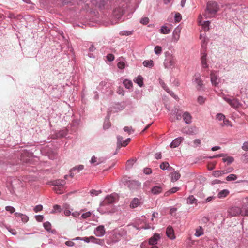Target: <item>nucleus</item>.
I'll return each mask as SVG.
<instances>
[{
    "mask_svg": "<svg viewBox=\"0 0 248 248\" xmlns=\"http://www.w3.org/2000/svg\"><path fill=\"white\" fill-rule=\"evenodd\" d=\"M91 4L100 10H111L114 17L120 19L127 7V0H91Z\"/></svg>",
    "mask_w": 248,
    "mask_h": 248,
    "instance_id": "nucleus-1",
    "label": "nucleus"
},
{
    "mask_svg": "<svg viewBox=\"0 0 248 248\" xmlns=\"http://www.w3.org/2000/svg\"><path fill=\"white\" fill-rule=\"evenodd\" d=\"M219 6L215 1H209L207 3L206 13L204 15L206 18L214 16L218 12Z\"/></svg>",
    "mask_w": 248,
    "mask_h": 248,
    "instance_id": "nucleus-2",
    "label": "nucleus"
},
{
    "mask_svg": "<svg viewBox=\"0 0 248 248\" xmlns=\"http://www.w3.org/2000/svg\"><path fill=\"white\" fill-rule=\"evenodd\" d=\"M118 194L115 193H113L109 195H107L104 200L100 202V206H105L113 204L118 200Z\"/></svg>",
    "mask_w": 248,
    "mask_h": 248,
    "instance_id": "nucleus-3",
    "label": "nucleus"
},
{
    "mask_svg": "<svg viewBox=\"0 0 248 248\" xmlns=\"http://www.w3.org/2000/svg\"><path fill=\"white\" fill-rule=\"evenodd\" d=\"M166 58L164 62V65L166 68H170L174 66L176 62L175 57L169 52L165 53Z\"/></svg>",
    "mask_w": 248,
    "mask_h": 248,
    "instance_id": "nucleus-4",
    "label": "nucleus"
},
{
    "mask_svg": "<svg viewBox=\"0 0 248 248\" xmlns=\"http://www.w3.org/2000/svg\"><path fill=\"white\" fill-rule=\"evenodd\" d=\"M123 183L127 185L129 189L132 191L137 190L141 186V183L136 180L124 179Z\"/></svg>",
    "mask_w": 248,
    "mask_h": 248,
    "instance_id": "nucleus-5",
    "label": "nucleus"
},
{
    "mask_svg": "<svg viewBox=\"0 0 248 248\" xmlns=\"http://www.w3.org/2000/svg\"><path fill=\"white\" fill-rule=\"evenodd\" d=\"M202 52H201V60L202 67L203 68H208V64L207 63V54L206 52V46L204 45H202Z\"/></svg>",
    "mask_w": 248,
    "mask_h": 248,
    "instance_id": "nucleus-6",
    "label": "nucleus"
},
{
    "mask_svg": "<svg viewBox=\"0 0 248 248\" xmlns=\"http://www.w3.org/2000/svg\"><path fill=\"white\" fill-rule=\"evenodd\" d=\"M240 214L244 216L243 208H240L238 207H232L230 208L228 211V216L230 217H235Z\"/></svg>",
    "mask_w": 248,
    "mask_h": 248,
    "instance_id": "nucleus-7",
    "label": "nucleus"
},
{
    "mask_svg": "<svg viewBox=\"0 0 248 248\" xmlns=\"http://www.w3.org/2000/svg\"><path fill=\"white\" fill-rule=\"evenodd\" d=\"M105 230L104 226L100 225L97 227L94 230V234L97 237H102L104 235Z\"/></svg>",
    "mask_w": 248,
    "mask_h": 248,
    "instance_id": "nucleus-8",
    "label": "nucleus"
},
{
    "mask_svg": "<svg viewBox=\"0 0 248 248\" xmlns=\"http://www.w3.org/2000/svg\"><path fill=\"white\" fill-rule=\"evenodd\" d=\"M184 140V138L182 137H179L175 138L170 144V147L171 148H176L179 146L182 141Z\"/></svg>",
    "mask_w": 248,
    "mask_h": 248,
    "instance_id": "nucleus-9",
    "label": "nucleus"
},
{
    "mask_svg": "<svg viewBox=\"0 0 248 248\" xmlns=\"http://www.w3.org/2000/svg\"><path fill=\"white\" fill-rule=\"evenodd\" d=\"M161 237L159 234L155 233L152 237L149 239V243L150 245H155L157 243L158 240L160 239Z\"/></svg>",
    "mask_w": 248,
    "mask_h": 248,
    "instance_id": "nucleus-10",
    "label": "nucleus"
},
{
    "mask_svg": "<svg viewBox=\"0 0 248 248\" xmlns=\"http://www.w3.org/2000/svg\"><path fill=\"white\" fill-rule=\"evenodd\" d=\"M211 81L213 85L217 86L219 82L217 75L215 72H212L210 74Z\"/></svg>",
    "mask_w": 248,
    "mask_h": 248,
    "instance_id": "nucleus-11",
    "label": "nucleus"
},
{
    "mask_svg": "<svg viewBox=\"0 0 248 248\" xmlns=\"http://www.w3.org/2000/svg\"><path fill=\"white\" fill-rule=\"evenodd\" d=\"M166 234L168 237L170 239H174L175 236L174 234V230L172 227L169 226L166 229Z\"/></svg>",
    "mask_w": 248,
    "mask_h": 248,
    "instance_id": "nucleus-12",
    "label": "nucleus"
},
{
    "mask_svg": "<svg viewBox=\"0 0 248 248\" xmlns=\"http://www.w3.org/2000/svg\"><path fill=\"white\" fill-rule=\"evenodd\" d=\"M196 127L191 126L187 128H184L182 130V133L188 135H195L196 134Z\"/></svg>",
    "mask_w": 248,
    "mask_h": 248,
    "instance_id": "nucleus-13",
    "label": "nucleus"
},
{
    "mask_svg": "<svg viewBox=\"0 0 248 248\" xmlns=\"http://www.w3.org/2000/svg\"><path fill=\"white\" fill-rule=\"evenodd\" d=\"M65 184L66 182L65 180L62 179L55 180L51 182V184L52 185L60 187H63Z\"/></svg>",
    "mask_w": 248,
    "mask_h": 248,
    "instance_id": "nucleus-14",
    "label": "nucleus"
},
{
    "mask_svg": "<svg viewBox=\"0 0 248 248\" xmlns=\"http://www.w3.org/2000/svg\"><path fill=\"white\" fill-rule=\"evenodd\" d=\"M242 208L243 211V215L248 217V197L245 199V202L242 204Z\"/></svg>",
    "mask_w": 248,
    "mask_h": 248,
    "instance_id": "nucleus-15",
    "label": "nucleus"
},
{
    "mask_svg": "<svg viewBox=\"0 0 248 248\" xmlns=\"http://www.w3.org/2000/svg\"><path fill=\"white\" fill-rule=\"evenodd\" d=\"M182 117L184 122L186 124H189L191 123L192 117L189 112L186 111L184 113H183Z\"/></svg>",
    "mask_w": 248,
    "mask_h": 248,
    "instance_id": "nucleus-16",
    "label": "nucleus"
},
{
    "mask_svg": "<svg viewBox=\"0 0 248 248\" xmlns=\"http://www.w3.org/2000/svg\"><path fill=\"white\" fill-rule=\"evenodd\" d=\"M181 31V29L179 28V26H177L173 32V39L175 41L177 42L180 37V33Z\"/></svg>",
    "mask_w": 248,
    "mask_h": 248,
    "instance_id": "nucleus-17",
    "label": "nucleus"
},
{
    "mask_svg": "<svg viewBox=\"0 0 248 248\" xmlns=\"http://www.w3.org/2000/svg\"><path fill=\"white\" fill-rule=\"evenodd\" d=\"M163 188L160 186H155L151 189V192L154 195H157L162 192Z\"/></svg>",
    "mask_w": 248,
    "mask_h": 248,
    "instance_id": "nucleus-18",
    "label": "nucleus"
},
{
    "mask_svg": "<svg viewBox=\"0 0 248 248\" xmlns=\"http://www.w3.org/2000/svg\"><path fill=\"white\" fill-rule=\"evenodd\" d=\"M195 82L197 84V88L198 90H201L203 86V81L202 80L200 75L198 74L195 78Z\"/></svg>",
    "mask_w": 248,
    "mask_h": 248,
    "instance_id": "nucleus-19",
    "label": "nucleus"
},
{
    "mask_svg": "<svg viewBox=\"0 0 248 248\" xmlns=\"http://www.w3.org/2000/svg\"><path fill=\"white\" fill-rule=\"evenodd\" d=\"M182 113L183 111L178 108H175L173 110V114L176 116V118L177 120L181 119Z\"/></svg>",
    "mask_w": 248,
    "mask_h": 248,
    "instance_id": "nucleus-20",
    "label": "nucleus"
},
{
    "mask_svg": "<svg viewBox=\"0 0 248 248\" xmlns=\"http://www.w3.org/2000/svg\"><path fill=\"white\" fill-rule=\"evenodd\" d=\"M134 81L140 87L144 86L143 78L140 75H139L135 79H134Z\"/></svg>",
    "mask_w": 248,
    "mask_h": 248,
    "instance_id": "nucleus-21",
    "label": "nucleus"
},
{
    "mask_svg": "<svg viewBox=\"0 0 248 248\" xmlns=\"http://www.w3.org/2000/svg\"><path fill=\"white\" fill-rule=\"evenodd\" d=\"M109 115H108L105 118L103 124V129L105 130L108 129L111 126V124L109 122Z\"/></svg>",
    "mask_w": 248,
    "mask_h": 248,
    "instance_id": "nucleus-22",
    "label": "nucleus"
},
{
    "mask_svg": "<svg viewBox=\"0 0 248 248\" xmlns=\"http://www.w3.org/2000/svg\"><path fill=\"white\" fill-rule=\"evenodd\" d=\"M225 174H226V172L224 170H215L212 172V175L215 177H219Z\"/></svg>",
    "mask_w": 248,
    "mask_h": 248,
    "instance_id": "nucleus-23",
    "label": "nucleus"
},
{
    "mask_svg": "<svg viewBox=\"0 0 248 248\" xmlns=\"http://www.w3.org/2000/svg\"><path fill=\"white\" fill-rule=\"evenodd\" d=\"M229 193V191L227 189H224L220 191L217 195L219 198H223L226 197Z\"/></svg>",
    "mask_w": 248,
    "mask_h": 248,
    "instance_id": "nucleus-24",
    "label": "nucleus"
},
{
    "mask_svg": "<svg viewBox=\"0 0 248 248\" xmlns=\"http://www.w3.org/2000/svg\"><path fill=\"white\" fill-rule=\"evenodd\" d=\"M180 176L181 175L178 172L175 171L173 173H171V181L172 182H175L180 178Z\"/></svg>",
    "mask_w": 248,
    "mask_h": 248,
    "instance_id": "nucleus-25",
    "label": "nucleus"
},
{
    "mask_svg": "<svg viewBox=\"0 0 248 248\" xmlns=\"http://www.w3.org/2000/svg\"><path fill=\"white\" fill-rule=\"evenodd\" d=\"M140 200L138 198H134L130 203V207L132 208H135L139 205Z\"/></svg>",
    "mask_w": 248,
    "mask_h": 248,
    "instance_id": "nucleus-26",
    "label": "nucleus"
},
{
    "mask_svg": "<svg viewBox=\"0 0 248 248\" xmlns=\"http://www.w3.org/2000/svg\"><path fill=\"white\" fill-rule=\"evenodd\" d=\"M170 31V29L165 25L162 26L160 29V32L164 34H169Z\"/></svg>",
    "mask_w": 248,
    "mask_h": 248,
    "instance_id": "nucleus-27",
    "label": "nucleus"
},
{
    "mask_svg": "<svg viewBox=\"0 0 248 248\" xmlns=\"http://www.w3.org/2000/svg\"><path fill=\"white\" fill-rule=\"evenodd\" d=\"M143 65L145 67L152 68L154 66V62L151 60H145L143 62Z\"/></svg>",
    "mask_w": 248,
    "mask_h": 248,
    "instance_id": "nucleus-28",
    "label": "nucleus"
},
{
    "mask_svg": "<svg viewBox=\"0 0 248 248\" xmlns=\"http://www.w3.org/2000/svg\"><path fill=\"white\" fill-rule=\"evenodd\" d=\"M117 148L118 149H120L123 144V138L121 136H117Z\"/></svg>",
    "mask_w": 248,
    "mask_h": 248,
    "instance_id": "nucleus-29",
    "label": "nucleus"
},
{
    "mask_svg": "<svg viewBox=\"0 0 248 248\" xmlns=\"http://www.w3.org/2000/svg\"><path fill=\"white\" fill-rule=\"evenodd\" d=\"M197 200L193 195H190L187 199V203L189 204H192L197 202Z\"/></svg>",
    "mask_w": 248,
    "mask_h": 248,
    "instance_id": "nucleus-30",
    "label": "nucleus"
},
{
    "mask_svg": "<svg viewBox=\"0 0 248 248\" xmlns=\"http://www.w3.org/2000/svg\"><path fill=\"white\" fill-rule=\"evenodd\" d=\"M122 235L119 233H115L112 236V241L114 243H116L120 240Z\"/></svg>",
    "mask_w": 248,
    "mask_h": 248,
    "instance_id": "nucleus-31",
    "label": "nucleus"
},
{
    "mask_svg": "<svg viewBox=\"0 0 248 248\" xmlns=\"http://www.w3.org/2000/svg\"><path fill=\"white\" fill-rule=\"evenodd\" d=\"M203 230L201 226H199L196 230L195 233V235L196 237H200L203 234Z\"/></svg>",
    "mask_w": 248,
    "mask_h": 248,
    "instance_id": "nucleus-32",
    "label": "nucleus"
},
{
    "mask_svg": "<svg viewBox=\"0 0 248 248\" xmlns=\"http://www.w3.org/2000/svg\"><path fill=\"white\" fill-rule=\"evenodd\" d=\"M123 84L125 87L128 89H130L132 87V82L131 80L125 79L123 81Z\"/></svg>",
    "mask_w": 248,
    "mask_h": 248,
    "instance_id": "nucleus-33",
    "label": "nucleus"
},
{
    "mask_svg": "<svg viewBox=\"0 0 248 248\" xmlns=\"http://www.w3.org/2000/svg\"><path fill=\"white\" fill-rule=\"evenodd\" d=\"M62 211V209L61 207L57 204L54 205L53 206V209L51 212V213H55L56 212L60 213Z\"/></svg>",
    "mask_w": 248,
    "mask_h": 248,
    "instance_id": "nucleus-34",
    "label": "nucleus"
},
{
    "mask_svg": "<svg viewBox=\"0 0 248 248\" xmlns=\"http://www.w3.org/2000/svg\"><path fill=\"white\" fill-rule=\"evenodd\" d=\"M223 162H227V164H230L234 161V158L232 156H228L226 158H223L222 159Z\"/></svg>",
    "mask_w": 248,
    "mask_h": 248,
    "instance_id": "nucleus-35",
    "label": "nucleus"
},
{
    "mask_svg": "<svg viewBox=\"0 0 248 248\" xmlns=\"http://www.w3.org/2000/svg\"><path fill=\"white\" fill-rule=\"evenodd\" d=\"M237 176L236 175L234 174H231L226 177V180L228 181H232L236 180Z\"/></svg>",
    "mask_w": 248,
    "mask_h": 248,
    "instance_id": "nucleus-36",
    "label": "nucleus"
},
{
    "mask_svg": "<svg viewBox=\"0 0 248 248\" xmlns=\"http://www.w3.org/2000/svg\"><path fill=\"white\" fill-rule=\"evenodd\" d=\"M84 166L83 165H79L78 166H75L72 168V170L77 171V172H79L80 170L84 169Z\"/></svg>",
    "mask_w": 248,
    "mask_h": 248,
    "instance_id": "nucleus-37",
    "label": "nucleus"
},
{
    "mask_svg": "<svg viewBox=\"0 0 248 248\" xmlns=\"http://www.w3.org/2000/svg\"><path fill=\"white\" fill-rule=\"evenodd\" d=\"M43 226L47 232L50 231L51 229V224L48 221H46L43 223Z\"/></svg>",
    "mask_w": 248,
    "mask_h": 248,
    "instance_id": "nucleus-38",
    "label": "nucleus"
},
{
    "mask_svg": "<svg viewBox=\"0 0 248 248\" xmlns=\"http://www.w3.org/2000/svg\"><path fill=\"white\" fill-rule=\"evenodd\" d=\"M154 52L155 54L160 55L162 53V48L160 46H156L155 47Z\"/></svg>",
    "mask_w": 248,
    "mask_h": 248,
    "instance_id": "nucleus-39",
    "label": "nucleus"
},
{
    "mask_svg": "<svg viewBox=\"0 0 248 248\" xmlns=\"http://www.w3.org/2000/svg\"><path fill=\"white\" fill-rule=\"evenodd\" d=\"M123 129L125 132H127L129 134L133 133L134 132L132 126H125Z\"/></svg>",
    "mask_w": 248,
    "mask_h": 248,
    "instance_id": "nucleus-40",
    "label": "nucleus"
},
{
    "mask_svg": "<svg viewBox=\"0 0 248 248\" xmlns=\"http://www.w3.org/2000/svg\"><path fill=\"white\" fill-rule=\"evenodd\" d=\"M169 167V164L167 162H162L160 165V168L161 169H162V170H166L167 169V168Z\"/></svg>",
    "mask_w": 248,
    "mask_h": 248,
    "instance_id": "nucleus-41",
    "label": "nucleus"
},
{
    "mask_svg": "<svg viewBox=\"0 0 248 248\" xmlns=\"http://www.w3.org/2000/svg\"><path fill=\"white\" fill-rule=\"evenodd\" d=\"M89 238L90 242L95 243L96 244H100V242H102V240L100 239L95 238L94 236H90L89 237Z\"/></svg>",
    "mask_w": 248,
    "mask_h": 248,
    "instance_id": "nucleus-42",
    "label": "nucleus"
},
{
    "mask_svg": "<svg viewBox=\"0 0 248 248\" xmlns=\"http://www.w3.org/2000/svg\"><path fill=\"white\" fill-rule=\"evenodd\" d=\"M96 162V163L95 164V165H99V164H100L101 161L99 160L97 162V158L95 156H93L90 160V163L91 164H94Z\"/></svg>",
    "mask_w": 248,
    "mask_h": 248,
    "instance_id": "nucleus-43",
    "label": "nucleus"
},
{
    "mask_svg": "<svg viewBox=\"0 0 248 248\" xmlns=\"http://www.w3.org/2000/svg\"><path fill=\"white\" fill-rule=\"evenodd\" d=\"M159 84H160V85L161 86V87H162V88L164 90H165L166 91H167V90H168L169 88L168 87V86L165 83V82H164V81L163 80L159 79Z\"/></svg>",
    "mask_w": 248,
    "mask_h": 248,
    "instance_id": "nucleus-44",
    "label": "nucleus"
},
{
    "mask_svg": "<svg viewBox=\"0 0 248 248\" xmlns=\"http://www.w3.org/2000/svg\"><path fill=\"white\" fill-rule=\"evenodd\" d=\"M91 195L93 196H97L101 193H102V191L101 190H96L94 189H93L90 191V192Z\"/></svg>",
    "mask_w": 248,
    "mask_h": 248,
    "instance_id": "nucleus-45",
    "label": "nucleus"
},
{
    "mask_svg": "<svg viewBox=\"0 0 248 248\" xmlns=\"http://www.w3.org/2000/svg\"><path fill=\"white\" fill-rule=\"evenodd\" d=\"M174 19L176 22H179L182 19L181 15L179 13H176L174 16Z\"/></svg>",
    "mask_w": 248,
    "mask_h": 248,
    "instance_id": "nucleus-46",
    "label": "nucleus"
},
{
    "mask_svg": "<svg viewBox=\"0 0 248 248\" xmlns=\"http://www.w3.org/2000/svg\"><path fill=\"white\" fill-rule=\"evenodd\" d=\"M225 118V116L222 113H217L216 115V119L218 120L219 121L223 120Z\"/></svg>",
    "mask_w": 248,
    "mask_h": 248,
    "instance_id": "nucleus-47",
    "label": "nucleus"
},
{
    "mask_svg": "<svg viewBox=\"0 0 248 248\" xmlns=\"http://www.w3.org/2000/svg\"><path fill=\"white\" fill-rule=\"evenodd\" d=\"M150 244L147 241H144L140 244V248H150L149 246Z\"/></svg>",
    "mask_w": 248,
    "mask_h": 248,
    "instance_id": "nucleus-48",
    "label": "nucleus"
},
{
    "mask_svg": "<svg viewBox=\"0 0 248 248\" xmlns=\"http://www.w3.org/2000/svg\"><path fill=\"white\" fill-rule=\"evenodd\" d=\"M54 190L58 193L61 194L63 193V187L57 186L54 187Z\"/></svg>",
    "mask_w": 248,
    "mask_h": 248,
    "instance_id": "nucleus-49",
    "label": "nucleus"
},
{
    "mask_svg": "<svg viewBox=\"0 0 248 248\" xmlns=\"http://www.w3.org/2000/svg\"><path fill=\"white\" fill-rule=\"evenodd\" d=\"M166 92L169 93L170 95L172 97H173L175 99L177 100L179 99L178 97L176 95L173 91L170 90L169 89L166 91Z\"/></svg>",
    "mask_w": 248,
    "mask_h": 248,
    "instance_id": "nucleus-50",
    "label": "nucleus"
},
{
    "mask_svg": "<svg viewBox=\"0 0 248 248\" xmlns=\"http://www.w3.org/2000/svg\"><path fill=\"white\" fill-rule=\"evenodd\" d=\"M42 209L43 206L41 204H39L35 206L33 209V210L35 212L37 213L38 212L41 211Z\"/></svg>",
    "mask_w": 248,
    "mask_h": 248,
    "instance_id": "nucleus-51",
    "label": "nucleus"
},
{
    "mask_svg": "<svg viewBox=\"0 0 248 248\" xmlns=\"http://www.w3.org/2000/svg\"><path fill=\"white\" fill-rule=\"evenodd\" d=\"M193 143L194 144V147H198L200 145V144L201 143V140L199 139H196L194 140L193 141Z\"/></svg>",
    "mask_w": 248,
    "mask_h": 248,
    "instance_id": "nucleus-52",
    "label": "nucleus"
},
{
    "mask_svg": "<svg viewBox=\"0 0 248 248\" xmlns=\"http://www.w3.org/2000/svg\"><path fill=\"white\" fill-rule=\"evenodd\" d=\"M140 22L143 24L146 25L149 23V19L148 17H143L140 19Z\"/></svg>",
    "mask_w": 248,
    "mask_h": 248,
    "instance_id": "nucleus-53",
    "label": "nucleus"
},
{
    "mask_svg": "<svg viewBox=\"0 0 248 248\" xmlns=\"http://www.w3.org/2000/svg\"><path fill=\"white\" fill-rule=\"evenodd\" d=\"M5 210L7 211L10 212L11 213H13L15 211L14 207L11 206H7L5 207Z\"/></svg>",
    "mask_w": 248,
    "mask_h": 248,
    "instance_id": "nucleus-54",
    "label": "nucleus"
},
{
    "mask_svg": "<svg viewBox=\"0 0 248 248\" xmlns=\"http://www.w3.org/2000/svg\"><path fill=\"white\" fill-rule=\"evenodd\" d=\"M230 121L226 119L225 118L223 120V122L221 124V126H227L230 125Z\"/></svg>",
    "mask_w": 248,
    "mask_h": 248,
    "instance_id": "nucleus-55",
    "label": "nucleus"
},
{
    "mask_svg": "<svg viewBox=\"0 0 248 248\" xmlns=\"http://www.w3.org/2000/svg\"><path fill=\"white\" fill-rule=\"evenodd\" d=\"M91 216V212H87L84 213H83L81 215V217L83 218H87Z\"/></svg>",
    "mask_w": 248,
    "mask_h": 248,
    "instance_id": "nucleus-56",
    "label": "nucleus"
},
{
    "mask_svg": "<svg viewBox=\"0 0 248 248\" xmlns=\"http://www.w3.org/2000/svg\"><path fill=\"white\" fill-rule=\"evenodd\" d=\"M143 172L145 174L149 175L152 173V170L150 168H145L143 170Z\"/></svg>",
    "mask_w": 248,
    "mask_h": 248,
    "instance_id": "nucleus-57",
    "label": "nucleus"
},
{
    "mask_svg": "<svg viewBox=\"0 0 248 248\" xmlns=\"http://www.w3.org/2000/svg\"><path fill=\"white\" fill-rule=\"evenodd\" d=\"M197 101L200 104H202L205 102V98L202 96H199L198 97Z\"/></svg>",
    "mask_w": 248,
    "mask_h": 248,
    "instance_id": "nucleus-58",
    "label": "nucleus"
},
{
    "mask_svg": "<svg viewBox=\"0 0 248 248\" xmlns=\"http://www.w3.org/2000/svg\"><path fill=\"white\" fill-rule=\"evenodd\" d=\"M107 59L109 61L112 62L114 60V56L112 54H108L106 56Z\"/></svg>",
    "mask_w": 248,
    "mask_h": 248,
    "instance_id": "nucleus-59",
    "label": "nucleus"
},
{
    "mask_svg": "<svg viewBox=\"0 0 248 248\" xmlns=\"http://www.w3.org/2000/svg\"><path fill=\"white\" fill-rule=\"evenodd\" d=\"M117 66L119 69H123L125 67V63L123 62H119L117 64Z\"/></svg>",
    "mask_w": 248,
    "mask_h": 248,
    "instance_id": "nucleus-60",
    "label": "nucleus"
},
{
    "mask_svg": "<svg viewBox=\"0 0 248 248\" xmlns=\"http://www.w3.org/2000/svg\"><path fill=\"white\" fill-rule=\"evenodd\" d=\"M35 217L36 220L38 222H42L44 218V216L43 215H36L35 216Z\"/></svg>",
    "mask_w": 248,
    "mask_h": 248,
    "instance_id": "nucleus-61",
    "label": "nucleus"
},
{
    "mask_svg": "<svg viewBox=\"0 0 248 248\" xmlns=\"http://www.w3.org/2000/svg\"><path fill=\"white\" fill-rule=\"evenodd\" d=\"M21 218L22 222L24 223L27 222L29 220V217L27 216L24 214L23 215Z\"/></svg>",
    "mask_w": 248,
    "mask_h": 248,
    "instance_id": "nucleus-62",
    "label": "nucleus"
},
{
    "mask_svg": "<svg viewBox=\"0 0 248 248\" xmlns=\"http://www.w3.org/2000/svg\"><path fill=\"white\" fill-rule=\"evenodd\" d=\"M242 148L243 150H244L245 151H248V141H246L243 143Z\"/></svg>",
    "mask_w": 248,
    "mask_h": 248,
    "instance_id": "nucleus-63",
    "label": "nucleus"
},
{
    "mask_svg": "<svg viewBox=\"0 0 248 248\" xmlns=\"http://www.w3.org/2000/svg\"><path fill=\"white\" fill-rule=\"evenodd\" d=\"M180 189V188L179 187H174L173 188H172L171 189H170V190L171 194H173V193H174L175 192H176L177 191H178Z\"/></svg>",
    "mask_w": 248,
    "mask_h": 248,
    "instance_id": "nucleus-64",
    "label": "nucleus"
}]
</instances>
